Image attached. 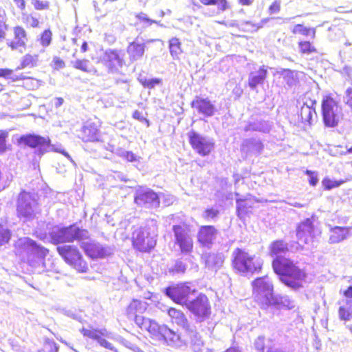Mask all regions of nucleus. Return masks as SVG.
Instances as JSON below:
<instances>
[{"mask_svg": "<svg viewBox=\"0 0 352 352\" xmlns=\"http://www.w3.org/2000/svg\"><path fill=\"white\" fill-rule=\"evenodd\" d=\"M270 250L276 256L272 261V267L274 272L280 276V281L294 290L302 287L305 272L292 261L281 256L288 252L287 243L282 240L276 241L271 244Z\"/></svg>", "mask_w": 352, "mask_h": 352, "instance_id": "f257e3e1", "label": "nucleus"}, {"mask_svg": "<svg viewBox=\"0 0 352 352\" xmlns=\"http://www.w3.org/2000/svg\"><path fill=\"white\" fill-rule=\"evenodd\" d=\"M255 300L261 309H266L272 305H283L293 307L287 296L274 295L273 285L267 276L258 278L252 283Z\"/></svg>", "mask_w": 352, "mask_h": 352, "instance_id": "f03ea898", "label": "nucleus"}, {"mask_svg": "<svg viewBox=\"0 0 352 352\" xmlns=\"http://www.w3.org/2000/svg\"><path fill=\"white\" fill-rule=\"evenodd\" d=\"M16 253L25 258L31 265L42 261L48 254V250L29 237L20 238L15 245Z\"/></svg>", "mask_w": 352, "mask_h": 352, "instance_id": "7ed1b4c3", "label": "nucleus"}, {"mask_svg": "<svg viewBox=\"0 0 352 352\" xmlns=\"http://www.w3.org/2000/svg\"><path fill=\"white\" fill-rule=\"evenodd\" d=\"M50 236L52 243L57 245L87 239L88 232L76 224H72L69 226L54 227L50 232Z\"/></svg>", "mask_w": 352, "mask_h": 352, "instance_id": "20e7f679", "label": "nucleus"}, {"mask_svg": "<svg viewBox=\"0 0 352 352\" xmlns=\"http://www.w3.org/2000/svg\"><path fill=\"white\" fill-rule=\"evenodd\" d=\"M40 206L34 194L25 191L21 192L16 202L17 216L23 221H31L37 218L41 213Z\"/></svg>", "mask_w": 352, "mask_h": 352, "instance_id": "39448f33", "label": "nucleus"}, {"mask_svg": "<svg viewBox=\"0 0 352 352\" xmlns=\"http://www.w3.org/2000/svg\"><path fill=\"white\" fill-rule=\"evenodd\" d=\"M322 115L325 126L336 127L342 115V107L332 97L326 96L322 100Z\"/></svg>", "mask_w": 352, "mask_h": 352, "instance_id": "423d86ee", "label": "nucleus"}, {"mask_svg": "<svg viewBox=\"0 0 352 352\" xmlns=\"http://www.w3.org/2000/svg\"><path fill=\"white\" fill-rule=\"evenodd\" d=\"M185 307L194 316L197 323L202 322L210 316V304L208 297L204 294H199L193 299L189 298Z\"/></svg>", "mask_w": 352, "mask_h": 352, "instance_id": "0eeeda50", "label": "nucleus"}, {"mask_svg": "<svg viewBox=\"0 0 352 352\" xmlns=\"http://www.w3.org/2000/svg\"><path fill=\"white\" fill-rule=\"evenodd\" d=\"M57 252L63 259L70 266L80 272H86L88 270L87 263L78 248L75 245H63L56 248Z\"/></svg>", "mask_w": 352, "mask_h": 352, "instance_id": "6e6552de", "label": "nucleus"}, {"mask_svg": "<svg viewBox=\"0 0 352 352\" xmlns=\"http://www.w3.org/2000/svg\"><path fill=\"white\" fill-rule=\"evenodd\" d=\"M232 256L234 267L241 273H253L261 268V262L241 249H236Z\"/></svg>", "mask_w": 352, "mask_h": 352, "instance_id": "1a4fd4ad", "label": "nucleus"}, {"mask_svg": "<svg viewBox=\"0 0 352 352\" xmlns=\"http://www.w3.org/2000/svg\"><path fill=\"white\" fill-rule=\"evenodd\" d=\"M187 136L192 149L202 157L208 155L214 148V140L212 138L203 135L194 130L188 131Z\"/></svg>", "mask_w": 352, "mask_h": 352, "instance_id": "9d476101", "label": "nucleus"}, {"mask_svg": "<svg viewBox=\"0 0 352 352\" xmlns=\"http://www.w3.org/2000/svg\"><path fill=\"white\" fill-rule=\"evenodd\" d=\"M149 230L147 227L140 228L133 232V245L140 252H149L156 245L157 234H151Z\"/></svg>", "mask_w": 352, "mask_h": 352, "instance_id": "9b49d317", "label": "nucleus"}, {"mask_svg": "<svg viewBox=\"0 0 352 352\" xmlns=\"http://www.w3.org/2000/svg\"><path fill=\"white\" fill-rule=\"evenodd\" d=\"M100 60L109 73L122 74V69L125 65L124 53L122 50L108 49Z\"/></svg>", "mask_w": 352, "mask_h": 352, "instance_id": "f8f14e48", "label": "nucleus"}, {"mask_svg": "<svg viewBox=\"0 0 352 352\" xmlns=\"http://www.w3.org/2000/svg\"><path fill=\"white\" fill-rule=\"evenodd\" d=\"M188 283L170 285L164 289V294L175 302L185 306L190 298V294L194 292Z\"/></svg>", "mask_w": 352, "mask_h": 352, "instance_id": "ddd939ff", "label": "nucleus"}, {"mask_svg": "<svg viewBox=\"0 0 352 352\" xmlns=\"http://www.w3.org/2000/svg\"><path fill=\"white\" fill-rule=\"evenodd\" d=\"M173 232L175 236V243L179 247L183 254H189L193 248L192 238L187 227L181 225L173 226Z\"/></svg>", "mask_w": 352, "mask_h": 352, "instance_id": "4468645a", "label": "nucleus"}, {"mask_svg": "<svg viewBox=\"0 0 352 352\" xmlns=\"http://www.w3.org/2000/svg\"><path fill=\"white\" fill-rule=\"evenodd\" d=\"M135 203L146 208H157L160 206V198L156 192L148 188L139 187L134 195Z\"/></svg>", "mask_w": 352, "mask_h": 352, "instance_id": "2eb2a0df", "label": "nucleus"}, {"mask_svg": "<svg viewBox=\"0 0 352 352\" xmlns=\"http://www.w3.org/2000/svg\"><path fill=\"white\" fill-rule=\"evenodd\" d=\"M20 143L35 148V153L41 156L50 148V140L48 138L34 134L22 135L19 139Z\"/></svg>", "mask_w": 352, "mask_h": 352, "instance_id": "dca6fc26", "label": "nucleus"}, {"mask_svg": "<svg viewBox=\"0 0 352 352\" xmlns=\"http://www.w3.org/2000/svg\"><path fill=\"white\" fill-rule=\"evenodd\" d=\"M191 107L206 117H212L216 112L214 104L208 98L196 96L191 102Z\"/></svg>", "mask_w": 352, "mask_h": 352, "instance_id": "f3484780", "label": "nucleus"}, {"mask_svg": "<svg viewBox=\"0 0 352 352\" xmlns=\"http://www.w3.org/2000/svg\"><path fill=\"white\" fill-rule=\"evenodd\" d=\"M81 247L86 254L92 258H104L111 254L109 248L94 241L83 242Z\"/></svg>", "mask_w": 352, "mask_h": 352, "instance_id": "a211bd4d", "label": "nucleus"}, {"mask_svg": "<svg viewBox=\"0 0 352 352\" xmlns=\"http://www.w3.org/2000/svg\"><path fill=\"white\" fill-rule=\"evenodd\" d=\"M273 126V122L263 119L252 118L248 120L244 126L243 130L245 132H261L269 133Z\"/></svg>", "mask_w": 352, "mask_h": 352, "instance_id": "6ab92c4d", "label": "nucleus"}, {"mask_svg": "<svg viewBox=\"0 0 352 352\" xmlns=\"http://www.w3.org/2000/svg\"><path fill=\"white\" fill-rule=\"evenodd\" d=\"M28 41L26 31L21 26L14 28V38L8 42V46L12 50H19L22 52V48L25 49Z\"/></svg>", "mask_w": 352, "mask_h": 352, "instance_id": "aec40b11", "label": "nucleus"}, {"mask_svg": "<svg viewBox=\"0 0 352 352\" xmlns=\"http://www.w3.org/2000/svg\"><path fill=\"white\" fill-rule=\"evenodd\" d=\"M217 230L212 226H203L197 234L198 241L203 245L210 248L216 239Z\"/></svg>", "mask_w": 352, "mask_h": 352, "instance_id": "412c9836", "label": "nucleus"}, {"mask_svg": "<svg viewBox=\"0 0 352 352\" xmlns=\"http://www.w3.org/2000/svg\"><path fill=\"white\" fill-rule=\"evenodd\" d=\"M314 229L313 221L309 218L298 226L296 235L301 243L307 244L311 241Z\"/></svg>", "mask_w": 352, "mask_h": 352, "instance_id": "4be33fe9", "label": "nucleus"}, {"mask_svg": "<svg viewBox=\"0 0 352 352\" xmlns=\"http://www.w3.org/2000/svg\"><path fill=\"white\" fill-rule=\"evenodd\" d=\"M145 50V43L140 42L138 38H135L129 44L126 48L129 61L134 63L140 60L144 55Z\"/></svg>", "mask_w": 352, "mask_h": 352, "instance_id": "5701e85b", "label": "nucleus"}, {"mask_svg": "<svg viewBox=\"0 0 352 352\" xmlns=\"http://www.w3.org/2000/svg\"><path fill=\"white\" fill-rule=\"evenodd\" d=\"M202 258L208 270L217 272L223 265L225 257L223 253L210 252L204 254Z\"/></svg>", "mask_w": 352, "mask_h": 352, "instance_id": "b1692460", "label": "nucleus"}, {"mask_svg": "<svg viewBox=\"0 0 352 352\" xmlns=\"http://www.w3.org/2000/svg\"><path fill=\"white\" fill-rule=\"evenodd\" d=\"M316 100H311V98H307L303 102L299 114L302 123L307 122L309 124H311L313 116L315 115L316 116Z\"/></svg>", "mask_w": 352, "mask_h": 352, "instance_id": "393cba45", "label": "nucleus"}, {"mask_svg": "<svg viewBox=\"0 0 352 352\" xmlns=\"http://www.w3.org/2000/svg\"><path fill=\"white\" fill-rule=\"evenodd\" d=\"M162 329H164V333L162 340H164L168 345L176 348H181L186 346V341L182 339L179 334H177L167 326H166V327H163Z\"/></svg>", "mask_w": 352, "mask_h": 352, "instance_id": "a878e982", "label": "nucleus"}, {"mask_svg": "<svg viewBox=\"0 0 352 352\" xmlns=\"http://www.w3.org/2000/svg\"><path fill=\"white\" fill-rule=\"evenodd\" d=\"M268 72L265 66H261L257 71L252 72L248 76V85L254 90L259 85L263 84Z\"/></svg>", "mask_w": 352, "mask_h": 352, "instance_id": "bb28decb", "label": "nucleus"}, {"mask_svg": "<svg viewBox=\"0 0 352 352\" xmlns=\"http://www.w3.org/2000/svg\"><path fill=\"white\" fill-rule=\"evenodd\" d=\"M349 228L335 226L329 230V243L331 244L338 243L346 239L349 236Z\"/></svg>", "mask_w": 352, "mask_h": 352, "instance_id": "cd10ccee", "label": "nucleus"}, {"mask_svg": "<svg viewBox=\"0 0 352 352\" xmlns=\"http://www.w3.org/2000/svg\"><path fill=\"white\" fill-rule=\"evenodd\" d=\"M82 139L84 142L98 140L99 129L95 123L88 122L82 128Z\"/></svg>", "mask_w": 352, "mask_h": 352, "instance_id": "c85d7f7f", "label": "nucleus"}, {"mask_svg": "<svg viewBox=\"0 0 352 352\" xmlns=\"http://www.w3.org/2000/svg\"><path fill=\"white\" fill-rule=\"evenodd\" d=\"M263 148V145L260 140L249 138L245 140L241 145V149L247 153L258 154Z\"/></svg>", "mask_w": 352, "mask_h": 352, "instance_id": "c756f323", "label": "nucleus"}, {"mask_svg": "<svg viewBox=\"0 0 352 352\" xmlns=\"http://www.w3.org/2000/svg\"><path fill=\"white\" fill-rule=\"evenodd\" d=\"M166 326L164 324L160 325L155 320L149 319L144 330L148 331L153 338L162 340L164 333L162 328L166 327Z\"/></svg>", "mask_w": 352, "mask_h": 352, "instance_id": "7c9ffc66", "label": "nucleus"}, {"mask_svg": "<svg viewBox=\"0 0 352 352\" xmlns=\"http://www.w3.org/2000/svg\"><path fill=\"white\" fill-rule=\"evenodd\" d=\"M147 309V303L144 301L134 299L129 305L126 309L128 318H133L138 313L142 314Z\"/></svg>", "mask_w": 352, "mask_h": 352, "instance_id": "2f4dec72", "label": "nucleus"}, {"mask_svg": "<svg viewBox=\"0 0 352 352\" xmlns=\"http://www.w3.org/2000/svg\"><path fill=\"white\" fill-rule=\"evenodd\" d=\"M80 332L84 337H87L97 342L100 336L110 338L106 329H86L83 327L80 329Z\"/></svg>", "mask_w": 352, "mask_h": 352, "instance_id": "473e14b6", "label": "nucleus"}, {"mask_svg": "<svg viewBox=\"0 0 352 352\" xmlns=\"http://www.w3.org/2000/svg\"><path fill=\"white\" fill-rule=\"evenodd\" d=\"M167 314L173 324L179 326L186 319V315L181 310L175 308H169L167 309Z\"/></svg>", "mask_w": 352, "mask_h": 352, "instance_id": "72a5a7b5", "label": "nucleus"}, {"mask_svg": "<svg viewBox=\"0 0 352 352\" xmlns=\"http://www.w3.org/2000/svg\"><path fill=\"white\" fill-rule=\"evenodd\" d=\"M298 73L296 71L290 69H283L280 72V76L284 80V82L289 87H292L298 82Z\"/></svg>", "mask_w": 352, "mask_h": 352, "instance_id": "f704fd0d", "label": "nucleus"}, {"mask_svg": "<svg viewBox=\"0 0 352 352\" xmlns=\"http://www.w3.org/2000/svg\"><path fill=\"white\" fill-rule=\"evenodd\" d=\"M190 339V344L192 349L195 352H199L201 350L204 345V342L201 340V337L197 332V329L195 331V333H190L187 335Z\"/></svg>", "mask_w": 352, "mask_h": 352, "instance_id": "c9c22d12", "label": "nucleus"}, {"mask_svg": "<svg viewBox=\"0 0 352 352\" xmlns=\"http://www.w3.org/2000/svg\"><path fill=\"white\" fill-rule=\"evenodd\" d=\"M339 316L344 320H349L352 318V299L346 300L345 304L340 307Z\"/></svg>", "mask_w": 352, "mask_h": 352, "instance_id": "e433bc0d", "label": "nucleus"}, {"mask_svg": "<svg viewBox=\"0 0 352 352\" xmlns=\"http://www.w3.org/2000/svg\"><path fill=\"white\" fill-rule=\"evenodd\" d=\"M73 67L77 69H80L82 72L87 73H96V70L94 67L90 64L89 60L83 59V60H76L75 61L72 62Z\"/></svg>", "mask_w": 352, "mask_h": 352, "instance_id": "4c0bfd02", "label": "nucleus"}, {"mask_svg": "<svg viewBox=\"0 0 352 352\" xmlns=\"http://www.w3.org/2000/svg\"><path fill=\"white\" fill-rule=\"evenodd\" d=\"M169 50L172 57L174 59H177L182 52L179 38L173 37L169 41Z\"/></svg>", "mask_w": 352, "mask_h": 352, "instance_id": "58836bf2", "label": "nucleus"}, {"mask_svg": "<svg viewBox=\"0 0 352 352\" xmlns=\"http://www.w3.org/2000/svg\"><path fill=\"white\" fill-rule=\"evenodd\" d=\"M38 61V55H25L21 60V67L19 68L23 69L25 67H34L37 65Z\"/></svg>", "mask_w": 352, "mask_h": 352, "instance_id": "ea45409f", "label": "nucleus"}, {"mask_svg": "<svg viewBox=\"0 0 352 352\" xmlns=\"http://www.w3.org/2000/svg\"><path fill=\"white\" fill-rule=\"evenodd\" d=\"M52 33L50 30H45L41 34L40 37L37 38V41H38L41 45L43 47V49L40 51L41 52H43L45 51V48L48 47L52 42Z\"/></svg>", "mask_w": 352, "mask_h": 352, "instance_id": "a19ab883", "label": "nucleus"}, {"mask_svg": "<svg viewBox=\"0 0 352 352\" xmlns=\"http://www.w3.org/2000/svg\"><path fill=\"white\" fill-rule=\"evenodd\" d=\"M0 77H3L7 80H11L12 82L26 79V78L23 74H14L13 71L10 69H0ZM27 79L30 78H27Z\"/></svg>", "mask_w": 352, "mask_h": 352, "instance_id": "79ce46f5", "label": "nucleus"}, {"mask_svg": "<svg viewBox=\"0 0 352 352\" xmlns=\"http://www.w3.org/2000/svg\"><path fill=\"white\" fill-rule=\"evenodd\" d=\"M266 352H293V349L287 346H276L272 338H269Z\"/></svg>", "mask_w": 352, "mask_h": 352, "instance_id": "37998d69", "label": "nucleus"}, {"mask_svg": "<svg viewBox=\"0 0 352 352\" xmlns=\"http://www.w3.org/2000/svg\"><path fill=\"white\" fill-rule=\"evenodd\" d=\"M58 346L53 340L48 338L44 339L43 347L38 350V352H58Z\"/></svg>", "mask_w": 352, "mask_h": 352, "instance_id": "c03bdc74", "label": "nucleus"}, {"mask_svg": "<svg viewBox=\"0 0 352 352\" xmlns=\"http://www.w3.org/2000/svg\"><path fill=\"white\" fill-rule=\"evenodd\" d=\"M205 5H217V13L223 12L228 8L226 0H199Z\"/></svg>", "mask_w": 352, "mask_h": 352, "instance_id": "a18cd8bd", "label": "nucleus"}, {"mask_svg": "<svg viewBox=\"0 0 352 352\" xmlns=\"http://www.w3.org/2000/svg\"><path fill=\"white\" fill-rule=\"evenodd\" d=\"M186 270V265L180 260H177L174 265L168 268V272L172 274H184Z\"/></svg>", "mask_w": 352, "mask_h": 352, "instance_id": "49530a36", "label": "nucleus"}, {"mask_svg": "<svg viewBox=\"0 0 352 352\" xmlns=\"http://www.w3.org/2000/svg\"><path fill=\"white\" fill-rule=\"evenodd\" d=\"M11 236V231L0 223V247L8 243Z\"/></svg>", "mask_w": 352, "mask_h": 352, "instance_id": "de8ad7c7", "label": "nucleus"}, {"mask_svg": "<svg viewBox=\"0 0 352 352\" xmlns=\"http://www.w3.org/2000/svg\"><path fill=\"white\" fill-rule=\"evenodd\" d=\"M140 82L144 87L153 89L156 85H160L162 82V80L157 78H147L146 77H144L140 78Z\"/></svg>", "mask_w": 352, "mask_h": 352, "instance_id": "09e8293b", "label": "nucleus"}, {"mask_svg": "<svg viewBox=\"0 0 352 352\" xmlns=\"http://www.w3.org/2000/svg\"><path fill=\"white\" fill-rule=\"evenodd\" d=\"M344 183V180H331V179L328 177H325L322 181V186H324L325 190H331L333 188H337L341 186L342 184Z\"/></svg>", "mask_w": 352, "mask_h": 352, "instance_id": "8fccbe9b", "label": "nucleus"}, {"mask_svg": "<svg viewBox=\"0 0 352 352\" xmlns=\"http://www.w3.org/2000/svg\"><path fill=\"white\" fill-rule=\"evenodd\" d=\"M298 45L300 52L302 54H310L311 53L316 52V48L309 41H300Z\"/></svg>", "mask_w": 352, "mask_h": 352, "instance_id": "3c124183", "label": "nucleus"}, {"mask_svg": "<svg viewBox=\"0 0 352 352\" xmlns=\"http://www.w3.org/2000/svg\"><path fill=\"white\" fill-rule=\"evenodd\" d=\"M179 327L184 331L186 336L190 333H195V331L197 329L196 326L192 322L189 321L187 318Z\"/></svg>", "mask_w": 352, "mask_h": 352, "instance_id": "603ef678", "label": "nucleus"}, {"mask_svg": "<svg viewBox=\"0 0 352 352\" xmlns=\"http://www.w3.org/2000/svg\"><path fill=\"white\" fill-rule=\"evenodd\" d=\"M219 211L217 209L211 208H207L202 214V217L206 221L213 220L218 217Z\"/></svg>", "mask_w": 352, "mask_h": 352, "instance_id": "864d4df0", "label": "nucleus"}, {"mask_svg": "<svg viewBox=\"0 0 352 352\" xmlns=\"http://www.w3.org/2000/svg\"><path fill=\"white\" fill-rule=\"evenodd\" d=\"M250 207V206H248L246 201L241 202L239 200H236V212L238 217L242 218V217L247 213L248 208Z\"/></svg>", "mask_w": 352, "mask_h": 352, "instance_id": "5fc2aeb1", "label": "nucleus"}, {"mask_svg": "<svg viewBox=\"0 0 352 352\" xmlns=\"http://www.w3.org/2000/svg\"><path fill=\"white\" fill-rule=\"evenodd\" d=\"M255 349L260 352H266L267 345L265 343V337L263 336H258L254 342Z\"/></svg>", "mask_w": 352, "mask_h": 352, "instance_id": "6e6d98bb", "label": "nucleus"}, {"mask_svg": "<svg viewBox=\"0 0 352 352\" xmlns=\"http://www.w3.org/2000/svg\"><path fill=\"white\" fill-rule=\"evenodd\" d=\"M135 17L139 19L141 22L146 23L147 26L151 25L153 23H156L160 26H162L160 22L149 19L147 15L144 12H140L136 14Z\"/></svg>", "mask_w": 352, "mask_h": 352, "instance_id": "4d7b16f0", "label": "nucleus"}, {"mask_svg": "<svg viewBox=\"0 0 352 352\" xmlns=\"http://www.w3.org/2000/svg\"><path fill=\"white\" fill-rule=\"evenodd\" d=\"M132 318L134 319L135 323L142 329L144 330L145 326H146V324L148 321L149 320V318H144L142 316L139 315H135Z\"/></svg>", "mask_w": 352, "mask_h": 352, "instance_id": "13d9d810", "label": "nucleus"}, {"mask_svg": "<svg viewBox=\"0 0 352 352\" xmlns=\"http://www.w3.org/2000/svg\"><path fill=\"white\" fill-rule=\"evenodd\" d=\"M344 102L350 108L352 111V88L349 87L346 89L343 97Z\"/></svg>", "mask_w": 352, "mask_h": 352, "instance_id": "bf43d9fd", "label": "nucleus"}, {"mask_svg": "<svg viewBox=\"0 0 352 352\" xmlns=\"http://www.w3.org/2000/svg\"><path fill=\"white\" fill-rule=\"evenodd\" d=\"M118 155L125 158L129 162L137 161V156L131 151L121 150L118 153Z\"/></svg>", "mask_w": 352, "mask_h": 352, "instance_id": "052dcab7", "label": "nucleus"}, {"mask_svg": "<svg viewBox=\"0 0 352 352\" xmlns=\"http://www.w3.org/2000/svg\"><path fill=\"white\" fill-rule=\"evenodd\" d=\"M8 136V132L1 131L0 133V153H3L7 150L6 139Z\"/></svg>", "mask_w": 352, "mask_h": 352, "instance_id": "680f3d73", "label": "nucleus"}, {"mask_svg": "<svg viewBox=\"0 0 352 352\" xmlns=\"http://www.w3.org/2000/svg\"><path fill=\"white\" fill-rule=\"evenodd\" d=\"M102 336H100V338L98 340V343L100 346H103V347H104V348H106L107 349H109V350H111V351H112L113 352H118V350L113 346V345L111 343H110L109 342H108L105 339L102 338Z\"/></svg>", "mask_w": 352, "mask_h": 352, "instance_id": "e2e57ef3", "label": "nucleus"}, {"mask_svg": "<svg viewBox=\"0 0 352 352\" xmlns=\"http://www.w3.org/2000/svg\"><path fill=\"white\" fill-rule=\"evenodd\" d=\"M306 175L309 177V183L311 186H315L318 182V175L316 173L309 170H306Z\"/></svg>", "mask_w": 352, "mask_h": 352, "instance_id": "0e129e2a", "label": "nucleus"}, {"mask_svg": "<svg viewBox=\"0 0 352 352\" xmlns=\"http://www.w3.org/2000/svg\"><path fill=\"white\" fill-rule=\"evenodd\" d=\"M293 32L294 34L300 33L302 35L307 36L309 34L310 29L304 27L302 25L298 24L294 28Z\"/></svg>", "mask_w": 352, "mask_h": 352, "instance_id": "69168bd1", "label": "nucleus"}, {"mask_svg": "<svg viewBox=\"0 0 352 352\" xmlns=\"http://www.w3.org/2000/svg\"><path fill=\"white\" fill-rule=\"evenodd\" d=\"M32 4L35 9L41 10L48 8L49 4L47 1H43L40 0H34Z\"/></svg>", "mask_w": 352, "mask_h": 352, "instance_id": "338daca9", "label": "nucleus"}, {"mask_svg": "<svg viewBox=\"0 0 352 352\" xmlns=\"http://www.w3.org/2000/svg\"><path fill=\"white\" fill-rule=\"evenodd\" d=\"M280 10V1H274L272 5L269 7L268 11L270 14H276L279 12Z\"/></svg>", "mask_w": 352, "mask_h": 352, "instance_id": "774afa93", "label": "nucleus"}]
</instances>
